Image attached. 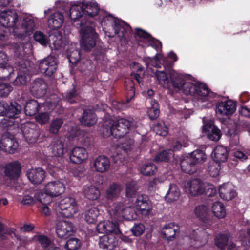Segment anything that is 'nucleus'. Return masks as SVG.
<instances>
[{"label":"nucleus","mask_w":250,"mask_h":250,"mask_svg":"<svg viewBox=\"0 0 250 250\" xmlns=\"http://www.w3.org/2000/svg\"><path fill=\"white\" fill-rule=\"evenodd\" d=\"M100 8L94 1H84L82 3L75 2L70 8L69 15L74 22L79 21L80 25H90L87 17H93L97 15Z\"/></svg>","instance_id":"f257e3e1"},{"label":"nucleus","mask_w":250,"mask_h":250,"mask_svg":"<svg viewBox=\"0 0 250 250\" xmlns=\"http://www.w3.org/2000/svg\"><path fill=\"white\" fill-rule=\"evenodd\" d=\"M130 126V122L126 119L121 118L117 121L108 119L104 121L101 131L104 137L112 135L121 138L128 132Z\"/></svg>","instance_id":"f03ea898"},{"label":"nucleus","mask_w":250,"mask_h":250,"mask_svg":"<svg viewBox=\"0 0 250 250\" xmlns=\"http://www.w3.org/2000/svg\"><path fill=\"white\" fill-rule=\"evenodd\" d=\"M82 26L80 31L81 48L86 52H90L97 44L98 35L93 28V25Z\"/></svg>","instance_id":"7ed1b4c3"},{"label":"nucleus","mask_w":250,"mask_h":250,"mask_svg":"<svg viewBox=\"0 0 250 250\" xmlns=\"http://www.w3.org/2000/svg\"><path fill=\"white\" fill-rule=\"evenodd\" d=\"M207 185L202 180L195 178L185 182L184 190L190 196H198L204 193Z\"/></svg>","instance_id":"20e7f679"},{"label":"nucleus","mask_w":250,"mask_h":250,"mask_svg":"<svg viewBox=\"0 0 250 250\" xmlns=\"http://www.w3.org/2000/svg\"><path fill=\"white\" fill-rule=\"evenodd\" d=\"M58 211L62 216L71 217L78 211V204L75 199L66 197L61 200L58 204Z\"/></svg>","instance_id":"39448f33"},{"label":"nucleus","mask_w":250,"mask_h":250,"mask_svg":"<svg viewBox=\"0 0 250 250\" xmlns=\"http://www.w3.org/2000/svg\"><path fill=\"white\" fill-rule=\"evenodd\" d=\"M35 29V24L33 19L30 17L24 18L20 24L19 21L13 31L14 34L18 37L21 38L26 35H30Z\"/></svg>","instance_id":"423d86ee"},{"label":"nucleus","mask_w":250,"mask_h":250,"mask_svg":"<svg viewBox=\"0 0 250 250\" xmlns=\"http://www.w3.org/2000/svg\"><path fill=\"white\" fill-rule=\"evenodd\" d=\"M34 39L42 45H46L49 41H52V44L53 48L55 49H58L62 45V40L61 36L59 34H52L50 36V39L48 40L47 37L41 31H37L34 35ZM51 44V43H50Z\"/></svg>","instance_id":"0eeeda50"},{"label":"nucleus","mask_w":250,"mask_h":250,"mask_svg":"<svg viewBox=\"0 0 250 250\" xmlns=\"http://www.w3.org/2000/svg\"><path fill=\"white\" fill-rule=\"evenodd\" d=\"M18 147V143L13 135L5 132L1 137L0 148L4 151L13 153Z\"/></svg>","instance_id":"6e6552de"},{"label":"nucleus","mask_w":250,"mask_h":250,"mask_svg":"<svg viewBox=\"0 0 250 250\" xmlns=\"http://www.w3.org/2000/svg\"><path fill=\"white\" fill-rule=\"evenodd\" d=\"M18 20V15L14 11L4 10L0 14V23L3 27L12 28V31L17 27Z\"/></svg>","instance_id":"1a4fd4ad"},{"label":"nucleus","mask_w":250,"mask_h":250,"mask_svg":"<svg viewBox=\"0 0 250 250\" xmlns=\"http://www.w3.org/2000/svg\"><path fill=\"white\" fill-rule=\"evenodd\" d=\"M150 202L145 195H139L133 203L132 207L144 215H148L151 211Z\"/></svg>","instance_id":"9d476101"},{"label":"nucleus","mask_w":250,"mask_h":250,"mask_svg":"<svg viewBox=\"0 0 250 250\" xmlns=\"http://www.w3.org/2000/svg\"><path fill=\"white\" fill-rule=\"evenodd\" d=\"M65 185L60 180L52 181L44 185L43 190L50 196H58L65 191Z\"/></svg>","instance_id":"9b49d317"},{"label":"nucleus","mask_w":250,"mask_h":250,"mask_svg":"<svg viewBox=\"0 0 250 250\" xmlns=\"http://www.w3.org/2000/svg\"><path fill=\"white\" fill-rule=\"evenodd\" d=\"M74 232V225L70 222L62 221L56 225V233L59 238L66 239L72 235Z\"/></svg>","instance_id":"f8f14e48"},{"label":"nucleus","mask_w":250,"mask_h":250,"mask_svg":"<svg viewBox=\"0 0 250 250\" xmlns=\"http://www.w3.org/2000/svg\"><path fill=\"white\" fill-rule=\"evenodd\" d=\"M39 67L42 73L51 76L57 69L56 59L53 56H48L41 61Z\"/></svg>","instance_id":"ddd939ff"},{"label":"nucleus","mask_w":250,"mask_h":250,"mask_svg":"<svg viewBox=\"0 0 250 250\" xmlns=\"http://www.w3.org/2000/svg\"><path fill=\"white\" fill-rule=\"evenodd\" d=\"M28 62L26 60H22L19 62L18 67L20 72L14 81L15 85L25 84L29 78V69L28 67Z\"/></svg>","instance_id":"4468645a"},{"label":"nucleus","mask_w":250,"mask_h":250,"mask_svg":"<svg viewBox=\"0 0 250 250\" xmlns=\"http://www.w3.org/2000/svg\"><path fill=\"white\" fill-rule=\"evenodd\" d=\"M236 109V105L232 100L218 102L216 107V112L223 116L232 114Z\"/></svg>","instance_id":"2eb2a0df"},{"label":"nucleus","mask_w":250,"mask_h":250,"mask_svg":"<svg viewBox=\"0 0 250 250\" xmlns=\"http://www.w3.org/2000/svg\"><path fill=\"white\" fill-rule=\"evenodd\" d=\"M88 158V153L85 148L82 147H76L70 152V161L76 164L84 163Z\"/></svg>","instance_id":"dca6fc26"},{"label":"nucleus","mask_w":250,"mask_h":250,"mask_svg":"<svg viewBox=\"0 0 250 250\" xmlns=\"http://www.w3.org/2000/svg\"><path fill=\"white\" fill-rule=\"evenodd\" d=\"M202 130L205 136L213 141H218L222 136L220 130L211 123L205 125L203 127Z\"/></svg>","instance_id":"f3484780"},{"label":"nucleus","mask_w":250,"mask_h":250,"mask_svg":"<svg viewBox=\"0 0 250 250\" xmlns=\"http://www.w3.org/2000/svg\"><path fill=\"white\" fill-rule=\"evenodd\" d=\"M169 75L170 88H172L176 92L181 90L185 81L184 76L173 70L169 72Z\"/></svg>","instance_id":"a211bd4d"},{"label":"nucleus","mask_w":250,"mask_h":250,"mask_svg":"<svg viewBox=\"0 0 250 250\" xmlns=\"http://www.w3.org/2000/svg\"><path fill=\"white\" fill-rule=\"evenodd\" d=\"M35 125L31 122H27L22 127V131L25 139L30 143L36 142L38 138V132L34 129Z\"/></svg>","instance_id":"6ab92c4d"},{"label":"nucleus","mask_w":250,"mask_h":250,"mask_svg":"<svg viewBox=\"0 0 250 250\" xmlns=\"http://www.w3.org/2000/svg\"><path fill=\"white\" fill-rule=\"evenodd\" d=\"M45 172L41 168H33L26 172L29 181L34 185L40 184L45 178Z\"/></svg>","instance_id":"aec40b11"},{"label":"nucleus","mask_w":250,"mask_h":250,"mask_svg":"<svg viewBox=\"0 0 250 250\" xmlns=\"http://www.w3.org/2000/svg\"><path fill=\"white\" fill-rule=\"evenodd\" d=\"M99 245L101 248L113 249L118 245V238L114 234H107L99 238Z\"/></svg>","instance_id":"412c9836"},{"label":"nucleus","mask_w":250,"mask_h":250,"mask_svg":"<svg viewBox=\"0 0 250 250\" xmlns=\"http://www.w3.org/2000/svg\"><path fill=\"white\" fill-rule=\"evenodd\" d=\"M46 89V84L44 81L42 79H36L31 84L30 92L32 94L37 97L40 98L43 96Z\"/></svg>","instance_id":"4be33fe9"},{"label":"nucleus","mask_w":250,"mask_h":250,"mask_svg":"<svg viewBox=\"0 0 250 250\" xmlns=\"http://www.w3.org/2000/svg\"><path fill=\"white\" fill-rule=\"evenodd\" d=\"M20 171V164L18 161H14L6 165L4 173L10 179H15L19 177Z\"/></svg>","instance_id":"5701e85b"},{"label":"nucleus","mask_w":250,"mask_h":250,"mask_svg":"<svg viewBox=\"0 0 250 250\" xmlns=\"http://www.w3.org/2000/svg\"><path fill=\"white\" fill-rule=\"evenodd\" d=\"M219 190L220 197L226 200L232 199L236 195L234 187L231 183H226L221 185Z\"/></svg>","instance_id":"b1692460"},{"label":"nucleus","mask_w":250,"mask_h":250,"mask_svg":"<svg viewBox=\"0 0 250 250\" xmlns=\"http://www.w3.org/2000/svg\"><path fill=\"white\" fill-rule=\"evenodd\" d=\"M64 16L62 14L56 12L52 14L48 19V26L52 29L59 28L63 23Z\"/></svg>","instance_id":"393cba45"},{"label":"nucleus","mask_w":250,"mask_h":250,"mask_svg":"<svg viewBox=\"0 0 250 250\" xmlns=\"http://www.w3.org/2000/svg\"><path fill=\"white\" fill-rule=\"evenodd\" d=\"M110 166L109 160L104 156L98 157L94 163V167L95 170L101 173L106 171L109 168Z\"/></svg>","instance_id":"a878e982"},{"label":"nucleus","mask_w":250,"mask_h":250,"mask_svg":"<svg viewBox=\"0 0 250 250\" xmlns=\"http://www.w3.org/2000/svg\"><path fill=\"white\" fill-rule=\"evenodd\" d=\"M123 190L122 186L118 183L111 184L106 190V198L109 200L118 198Z\"/></svg>","instance_id":"bb28decb"},{"label":"nucleus","mask_w":250,"mask_h":250,"mask_svg":"<svg viewBox=\"0 0 250 250\" xmlns=\"http://www.w3.org/2000/svg\"><path fill=\"white\" fill-rule=\"evenodd\" d=\"M84 196L89 200H96L100 196V191L99 189L93 185L85 186L83 189Z\"/></svg>","instance_id":"cd10ccee"},{"label":"nucleus","mask_w":250,"mask_h":250,"mask_svg":"<svg viewBox=\"0 0 250 250\" xmlns=\"http://www.w3.org/2000/svg\"><path fill=\"white\" fill-rule=\"evenodd\" d=\"M212 156L214 161L220 163L226 161L228 157V150L226 147L218 146L214 150Z\"/></svg>","instance_id":"c85d7f7f"},{"label":"nucleus","mask_w":250,"mask_h":250,"mask_svg":"<svg viewBox=\"0 0 250 250\" xmlns=\"http://www.w3.org/2000/svg\"><path fill=\"white\" fill-rule=\"evenodd\" d=\"M178 227L174 223H169L165 225L162 229V234L164 237L168 241L174 238Z\"/></svg>","instance_id":"c756f323"},{"label":"nucleus","mask_w":250,"mask_h":250,"mask_svg":"<svg viewBox=\"0 0 250 250\" xmlns=\"http://www.w3.org/2000/svg\"><path fill=\"white\" fill-rule=\"evenodd\" d=\"M180 195V190L175 184H170L166 195V200L169 202L177 201Z\"/></svg>","instance_id":"7c9ffc66"},{"label":"nucleus","mask_w":250,"mask_h":250,"mask_svg":"<svg viewBox=\"0 0 250 250\" xmlns=\"http://www.w3.org/2000/svg\"><path fill=\"white\" fill-rule=\"evenodd\" d=\"M81 121L85 125L91 126L96 123L97 119L95 113L92 110L86 109L83 111Z\"/></svg>","instance_id":"2f4dec72"},{"label":"nucleus","mask_w":250,"mask_h":250,"mask_svg":"<svg viewBox=\"0 0 250 250\" xmlns=\"http://www.w3.org/2000/svg\"><path fill=\"white\" fill-rule=\"evenodd\" d=\"M52 153L57 157L62 156L65 151L64 143L61 140L57 139L54 141L50 146Z\"/></svg>","instance_id":"473e14b6"},{"label":"nucleus","mask_w":250,"mask_h":250,"mask_svg":"<svg viewBox=\"0 0 250 250\" xmlns=\"http://www.w3.org/2000/svg\"><path fill=\"white\" fill-rule=\"evenodd\" d=\"M181 167L183 171L190 174L194 173L196 169L195 164L189 157H187L181 162Z\"/></svg>","instance_id":"72a5a7b5"},{"label":"nucleus","mask_w":250,"mask_h":250,"mask_svg":"<svg viewBox=\"0 0 250 250\" xmlns=\"http://www.w3.org/2000/svg\"><path fill=\"white\" fill-rule=\"evenodd\" d=\"M199 82H191L190 81L185 80L181 90L186 95H192L195 96L197 93V88Z\"/></svg>","instance_id":"f704fd0d"},{"label":"nucleus","mask_w":250,"mask_h":250,"mask_svg":"<svg viewBox=\"0 0 250 250\" xmlns=\"http://www.w3.org/2000/svg\"><path fill=\"white\" fill-rule=\"evenodd\" d=\"M211 93L205 84L198 83L197 93L195 96H198L202 101L208 100L211 97Z\"/></svg>","instance_id":"c9c22d12"},{"label":"nucleus","mask_w":250,"mask_h":250,"mask_svg":"<svg viewBox=\"0 0 250 250\" xmlns=\"http://www.w3.org/2000/svg\"><path fill=\"white\" fill-rule=\"evenodd\" d=\"M67 57L72 63L78 62L80 59V52L76 48V44H71L67 50Z\"/></svg>","instance_id":"e433bc0d"},{"label":"nucleus","mask_w":250,"mask_h":250,"mask_svg":"<svg viewBox=\"0 0 250 250\" xmlns=\"http://www.w3.org/2000/svg\"><path fill=\"white\" fill-rule=\"evenodd\" d=\"M21 110V106L16 102L11 103L6 108V116L9 118H16L20 114Z\"/></svg>","instance_id":"4c0bfd02"},{"label":"nucleus","mask_w":250,"mask_h":250,"mask_svg":"<svg viewBox=\"0 0 250 250\" xmlns=\"http://www.w3.org/2000/svg\"><path fill=\"white\" fill-rule=\"evenodd\" d=\"M209 208L206 205H200L196 206L194 209L196 216L203 221L207 219L209 215Z\"/></svg>","instance_id":"58836bf2"},{"label":"nucleus","mask_w":250,"mask_h":250,"mask_svg":"<svg viewBox=\"0 0 250 250\" xmlns=\"http://www.w3.org/2000/svg\"><path fill=\"white\" fill-rule=\"evenodd\" d=\"M99 215L98 208L96 207H91L85 212L84 219L88 223H94L97 221Z\"/></svg>","instance_id":"ea45409f"},{"label":"nucleus","mask_w":250,"mask_h":250,"mask_svg":"<svg viewBox=\"0 0 250 250\" xmlns=\"http://www.w3.org/2000/svg\"><path fill=\"white\" fill-rule=\"evenodd\" d=\"M195 234L197 236L195 237H193V239L196 242V247L201 246L208 242L209 234L205 230L195 232Z\"/></svg>","instance_id":"a19ab883"},{"label":"nucleus","mask_w":250,"mask_h":250,"mask_svg":"<svg viewBox=\"0 0 250 250\" xmlns=\"http://www.w3.org/2000/svg\"><path fill=\"white\" fill-rule=\"evenodd\" d=\"M212 210L214 215L218 218H223L226 215L225 207L220 202H216L213 203L212 206Z\"/></svg>","instance_id":"79ce46f5"},{"label":"nucleus","mask_w":250,"mask_h":250,"mask_svg":"<svg viewBox=\"0 0 250 250\" xmlns=\"http://www.w3.org/2000/svg\"><path fill=\"white\" fill-rule=\"evenodd\" d=\"M29 45L28 43L15 44L14 45L15 56L20 59H23L28 51L27 46Z\"/></svg>","instance_id":"37998d69"},{"label":"nucleus","mask_w":250,"mask_h":250,"mask_svg":"<svg viewBox=\"0 0 250 250\" xmlns=\"http://www.w3.org/2000/svg\"><path fill=\"white\" fill-rule=\"evenodd\" d=\"M38 103L35 100H30L26 103L25 106V113L27 115L32 116L38 112Z\"/></svg>","instance_id":"c03bdc74"},{"label":"nucleus","mask_w":250,"mask_h":250,"mask_svg":"<svg viewBox=\"0 0 250 250\" xmlns=\"http://www.w3.org/2000/svg\"><path fill=\"white\" fill-rule=\"evenodd\" d=\"M13 72V67L7 63L0 66V80L9 79Z\"/></svg>","instance_id":"a18cd8bd"},{"label":"nucleus","mask_w":250,"mask_h":250,"mask_svg":"<svg viewBox=\"0 0 250 250\" xmlns=\"http://www.w3.org/2000/svg\"><path fill=\"white\" fill-rule=\"evenodd\" d=\"M155 75L160 85L165 88L170 89L168 77L164 71H157Z\"/></svg>","instance_id":"49530a36"},{"label":"nucleus","mask_w":250,"mask_h":250,"mask_svg":"<svg viewBox=\"0 0 250 250\" xmlns=\"http://www.w3.org/2000/svg\"><path fill=\"white\" fill-rule=\"evenodd\" d=\"M156 166L151 163L144 165L140 169L141 173L146 176L153 175L156 172Z\"/></svg>","instance_id":"de8ad7c7"},{"label":"nucleus","mask_w":250,"mask_h":250,"mask_svg":"<svg viewBox=\"0 0 250 250\" xmlns=\"http://www.w3.org/2000/svg\"><path fill=\"white\" fill-rule=\"evenodd\" d=\"M190 158H192L195 165L203 163L206 160V154L200 150H196L192 152Z\"/></svg>","instance_id":"09e8293b"},{"label":"nucleus","mask_w":250,"mask_h":250,"mask_svg":"<svg viewBox=\"0 0 250 250\" xmlns=\"http://www.w3.org/2000/svg\"><path fill=\"white\" fill-rule=\"evenodd\" d=\"M63 123V120L61 118L52 120L50 124L49 132L54 134L58 133Z\"/></svg>","instance_id":"8fccbe9b"},{"label":"nucleus","mask_w":250,"mask_h":250,"mask_svg":"<svg viewBox=\"0 0 250 250\" xmlns=\"http://www.w3.org/2000/svg\"><path fill=\"white\" fill-rule=\"evenodd\" d=\"M81 246V242L76 238L69 239L64 245L66 250H78Z\"/></svg>","instance_id":"3c124183"},{"label":"nucleus","mask_w":250,"mask_h":250,"mask_svg":"<svg viewBox=\"0 0 250 250\" xmlns=\"http://www.w3.org/2000/svg\"><path fill=\"white\" fill-rule=\"evenodd\" d=\"M138 188L135 182H130L127 183L125 188V195L127 197L133 198L137 192Z\"/></svg>","instance_id":"603ef678"},{"label":"nucleus","mask_w":250,"mask_h":250,"mask_svg":"<svg viewBox=\"0 0 250 250\" xmlns=\"http://www.w3.org/2000/svg\"><path fill=\"white\" fill-rule=\"evenodd\" d=\"M121 233L119 229V224L117 222H113L107 220V234H113L116 236Z\"/></svg>","instance_id":"864d4df0"},{"label":"nucleus","mask_w":250,"mask_h":250,"mask_svg":"<svg viewBox=\"0 0 250 250\" xmlns=\"http://www.w3.org/2000/svg\"><path fill=\"white\" fill-rule=\"evenodd\" d=\"M129 207H125L123 203L119 202L115 204L112 209L113 213L118 216H124L126 215V211Z\"/></svg>","instance_id":"5fc2aeb1"},{"label":"nucleus","mask_w":250,"mask_h":250,"mask_svg":"<svg viewBox=\"0 0 250 250\" xmlns=\"http://www.w3.org/2000/svg\"><path fill=\"white\" fill-rule=\"evenodd\" d=\"M229 236L227 234L218 235L215 239V244L219 248L224 249L229 243Z\"/></svg>","instance_id":"6e6d98bb"},{"label":"nucleus","mask_w":250,"mask_h":250,"mask_svg":"<svg viewBox=\"0 0 250 250\" xmlns=\"http://www.w3.org/2000/svg\"><path fill=\"white\" fill-rule=\"evenodd\" d=\"M52 197L45 192L44 193L38 192L35 194V198L42 205L49 204L51 202Z\"/></svg>","instance_id":"4d7b16f0"},{"label":"nucleus","mask_w":250,"mask_h":250,"mask_svg":"<svg viewBox=\"0 0 250 250\" xmlns=\"http://www.w3.org/2000/svg\"><path fill=\"white\" fill-rule=\"evenodd\" d=\"M32 240L38 242L43 248H47L51 243L50 239L45 235H34Z\"/></svg>","instance_id":"13d9d810"},{"label":"nucleus","mask_w":250,"mask_h":250,"mask_svg":"<svg viewBox=\"0 0 250 250\" xmlns=\"http://www.w3.org/2000/svg\"><path fill=\"white\" fill-rule=\"evenodd\" d=\"M173 151L171 149L164 150L158 154L155 158V161H167L173 156Z\"/></svg>","instance_id":"bf43d9fd"},{"label":"nucleus","mask_w":250,"mask_h":250,"mask_svg":"<svg viewBox=\"0 0 250 250\" xmlns=\"http://www.w3.org/2000/svg\"><path fill=\"white\" fill-rule=\"evenodd\" d=\"M129 26L127 25L123 26V23H115L114 27L115 34L120 38H123L125 36L126 30H129Z\"/></svg>","instance_id":"052dcab7"},{"label":"nucleus","mask_w":250,"mask_h":250,"mask_svg":"<svg viewBox=\"0 0 250 250\" xmlns=\"http://www.w3.org/2000/svg\"><path fill=\"white\" fill-rule=\"evenodd\" d=\"M135 32L136 35L140 38L148 40L149 42H153L155 44H158L161 46V43L158 41H154L151 36L147 32L140 28H136Z\"/></svg>","instance_id":"680f3d73"},{"label":"nucleus","mask_w":250,"mask_h":250,"mask_svg":"<svg viewBox=\"0 0 250 250\" xmlns=\"http://www.w3.org/2000/svg\"><path fill=\"white\" fill-rule=\"evenodd\" d=\"M220 168V163L213 161L210 163L208 171L211 176L217 177L219 174Z\"/></svg>","instance_id":"e2e57ef3"},{"label":"nucleus","mask_w":250,"mask_h":250,"mask_svg":"<svg viewBox=\"0 0 250 250\" xmlns=\"http://www.w3.org/2000/svg\"><path fill=\"white\" fill-rule=\"evenodd\" d=\"M145 230L144 225L142 223L135 224L131 229V231L135 236H139L143 234Z\"/></svg>","instance_id":"0e129e2a"},{"label":"nucleus","mask_w":250,"mask_h":250,"mask_svg":"<svg viewBox=\"0 0 250 250\" xmlns=\"http://www.w3.org/2000/svg\"><path fill=\"white\" fill-rule=\"evenodd\" d=\"M12 90V87L10 85L5 83H0V97L7 96Z\"/></svg>","instance_id":"69168bd1"},{"label":"nucleus","mask_w":250,"mask_h":250,"mask_svg":"<svg viewBox=\"0 0 250 250\" xmlns=\"http://www.w3.org/2000/svg\"><path fill=\"white\" fill-rule=\"evenodd\" d=\"M154 130L159 135L165 136L167 134V128L163 123H158L154 127Z\"/></svg>","instance_id":"338daca9"},{"label":"nucleus","mask_w":250,"mask_h":250,"mask_svg":"<svg viewBox=\"0 0 250 250\" xmlns=\"http://www.w3.org/2000/svg\"><path fill=\"white\" fill-rule=\"evenodd\" d=\"M159 62V55L158 54H156L155 56L151 58L150 57L146 58L145 59V62L148 67L149 65H151L153 67H160V65L158 63Z\"/></svg>","instance_id":"774afa93"}]
</instances>
